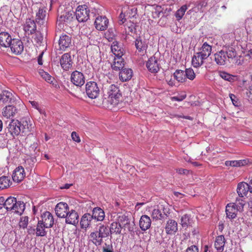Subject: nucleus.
Here are the masks:
<instances>
[{
    "mask_svg": "<svg viewBox=\"0 0 252 252\" xmlns=\"http://www.w3.org/2000/svg\"><path fill=\"white\" fill-rule=\"evenodd\" d=\"M70 80L74 85L79 87L83 86L85 82V79L83 74L77 70L72 72Z\"/></svg>",
    "mask_w": 252,
    "mask_h": 252,
    "instance_id": "6",
    "label": "nucleus"
},
{
    "mask_svg": "<svg viewBox=\"0 0 252 252\" xmlns=\"http://www.w3.org/2000/svg\"><path fill=\"white\" fill-rule=\"evenodd\" d=\"M93 219L91 215L89 213L85 214L82 217L80 221L81 227L82 228H87L91 224Z\"/></svg>",
    "mask_w": 252,
    "mask_h": 252,
    "instance_id": "29",
    "label": "nucleus"
},
{
    "mask_svg": "<svg viewBox=\"0 0 252 252\" xmlns=\"http://www.w3.org/2000/svg\"><path fill=\"white\" fill-rule=\"evenodd\" d=\"M193 220L190 215L185 214L181 217L180 224L183 228H187L189 226H191Z\"/></svg>",
    "mask_w": 252,
    "mask_h": 252,
    "instance_id": "30",
    "label": "nucleus"
},
{
    "mask_svg": "<svg viewBox=\"0 0 252 252\" xmlns=\"http://www.w3.org/2000/svg\"><path fill=\"white\" fill-rule=\"evenodd\" d=\"M125 16L123 13H121L119 16V23L120 25H122L124 24L126 21V18H125Z\"/></svg>",
    "mask_w": 252,
    "mask_h": 252,
    "instance_id": "61",
    "label": "nucleus"
},
{
    "mask_svg": "<svg viewBox=\"0 0 252 252\" xmlns=\"http://www.w3.org/2000/svg\"><path fill=\"white\" fill-rule=\"evenodd\" d=\"M29 221V218L27 216L22 217L20 219L19 222V226L20 228L25 229L27 227Z\"/></svg>",
    "mask_w": 252,
    "mask_h": 252,
    "instance_id": "50",
    "label": "nucleus"
},
{
    "mask_svg": "<svg viewBox=\"0 0 252 252\" xmlns=\"http://www.w3.org/2000/svg\"><path fill=\"white\" fill-rule=\"evenodd\" d=\"M1 95V100L3 103H11L12 100V94L6 90L3 91Z\"/></svg>",
    "mask_w": 252,
    "mask_h": 252,
    "instance_id": "35",
    "label": "nucleus"
},
{
    "mask_svg": "<svg viewBox=\"0 0 252 252\" xmlns=\"http://www.w3.org/2000/svg\"><path fill=\"white\" fill-rule=\"evenodd\" d=\"M99 228L101 232L102 235H103L104 238L107 237L109 236L110 232L109 230V228L107 226L101 224L99 226Z\"/></svg>",
    "mask_w": 252,
    "mask_h": 252,
    "instance_id": "49",
    "label": "nucleus"
},
{
    "mask_svg": "<svg viewBox=\"0 0 252 252\" xmlns=\"http://www.w3.org/2000/svg\"><path fill=\"white\" fill-rule=\"evenodd\" d=\"M10 48L11 52L15 55L21 54L24 50V45L22 41L17 38H13L10 43Z\"/></svg>",
    "mask_w": 252,
    "mask_h": 252,
    "instance_id": "7",
    "label": "nucleus"
},
{
    "mask_svg": "<svg viewBox=\"0 0 252 252\" xmlns=\"http://www.w3.org/2000/svg\"><path fill=\"white\" fill-rule=\"evenodd\" d=\"M133 75V71L130 68H123L119 72V78L123 82L129 80Z\"/></svg>",
    "mask_w": 252,
    "mask_h": 252,
    "instance_id": "20",
    "label": "nucleus"
},
{
    "mask_svg": "<svg viewBox=\"0 0 252 252\" xmlns=\"http://www.w3.org/2000/svg\"><path fill=\"white\" fill-rule=\"evenodd\" d=\"M225 165L227 166L238 167L237 160L226 161Z\"/></svg>",
    "mask_w": 252,
    "mask_h": 252,
    "instance_id": "57",
    "label": "nucleus"
},
{
    "mask_svg": "<svg viewBox=\"0 0 252 252\" xmlns=\"http://www.w3.org/2000/svg\"><path fill=\"white\" fill-rule=\"evenodd\" d=\"M107 101L113 106H117L121 100L122 94L119 88L114 85L109 86L107 90Z\"/></svg>",
    "mask_w": 252,
    "mask_h": 252,
    "instance_id": "3",
    "label": "nucleus"
},
{
    "mask_svg": "<svg viewBox=\"0 0 252 252\" xmlns=\"http://www.w3.org/2000/svg\"><path fill=\"white\" fill-rule=\"evenodd\" d=\"M111 49L115 57H122L124 55V49L119 45L118 42L117 41L112 42Z\"/></svg>",
    "mask_w": 252,
    "mask_h": 252,
    "instance_id": "24",
    "label": "nucleus"
},
{
    "mask_svg": "<svg viewBox=\"0 0 252 252\" xmlns=\"http://www.w3.org/2000/svg\"><path fill=\"white\" fill-rule=\"evenodd\" d=\"M134 223L133 222H130L129 221V222H128V223L127 224H126V227H124V228L125 229L126 228H127L128 231L129 232H133L134 231Z\"/></svg>",
    "mask_w": 252,
    "mask_h": 252,
    "instance_id": "55",
    "label": "nucleus"
},
{
    "mask_svg": "<svg viewBox=\"0 0 252 252\" xmlns=\"http://www.w3.org/2000/svg\"><path fill=\"white\" fill-rule=\"evenodd\" d=\"M225 243V239L224 236H218L216 238L215 247L218 252H222L223 251Z\"/></svg>",
    "mask_w": 252,
    "mask_h": 252,
    "instance_id": "27",
    "label": "nucleus"
},
{
    "mask_svg": "<svg viewBox=\"0 0 252 252\" xmlns=\"http://www.w3.org/2000/svg\"><path fill=\"white\" fill-rule=\"evenodd\" d=\"M166 215L164 213L163 214L158 208H155L153 210L151 216L153 220H162L164 219Z\"/></svg>",
    "mask_w": 252,
    "mask_h": 252,
    "instance_id": "36",
    "label": "nucleus"
},
{
    "mask_svg": "<svg viewBox=\"0 0 252 252\" xmlns=\"http://www.w3.org/2000/svg\"><path fill=\"white\" fill-rule=\"evenodd\" d=\"M72 18V14L71 13L65 12L59 17V20L61 22H68L70 21Z\"/></svg>",
    "mask_w": 252,
    "mask_h": 252,
    "instance_id": "47",
    "label": "nucleus"
},
{
    "mask_svg": "<svg viewBox=\"0 0 252 252\" xmlns=\"http://www.w3.org/2000/svg\"><path fill=\"white\" fill-rule=\"evenodd\" d=\"M71 44V37L66 34L60 36L59 44L60 49L62 50H65Z\"/></svg>",
    "mask_w": 252,
    "mask_h": 252,
    "instance_id": "22",
    "label": "nucleus"
},
{
    "mask_svg": "<svg viewBox=\"0 0 252 252\" xmlns=\"http://www.w3.org/2000/svg\"><path fill=\"white\" fill-rule=\"evenodd\" d=\"M108 19L105 16H99L95 19L94 25L97 30L104 31L108 28Z\"/></svg>",
    "mask_w": 252,
    "mask_h": 252,
    "instance_id": "14",
    "label": "nucleus"
},
{
    "mask_svg": "<svg viewBox=\"0 0 252 252\" xmlns=\"http://www.w3.org/2000/svg\"><path fill=\"white\" fill-rule=\"evenodd\" d=\"M90 9L86 5H79L76 10L75 15L79 22H86L90 17Z\"/></svg>",
    "mask_w": 252,
    "mask_h": 252,
    "instance_id": "4",
    "label": "nucleus"
},
{
    "mask_svg": "<svg viewBox=\"0 0 252 252\" xmlns=\"http://www.w3.org/2000/svg\"><path fill=\"white\" fill-rule=\"evenodd\" d=\"M122 226L121 224L117 222H113L109 228L110 233L113 234L115 233L116 234H119L121 232Z\"/></svg>",
    "mask_w": 252,
    "mask_h": 252,
    "instance_id": "37",
    "label": "nucleus"
},
{
    "mask_svg": "<svg viewBox=\"0 0 252 252\" xmlns=\"http://www.w3.org/2000/svg\"><path fill=\"white\" fill-rule=\"evenodd\" d=\"M166 233L167 234L172 235L178 231V223L173 220H169L166 223L165 227Z\"/></svg>",
    "mask_w": 252,
    "mask_h": 252,
    "instance_id": "17",
    "label": "nucleus"
},
{
    "mask_svg": "<svg viewBox=\"0 0 252 252\" xmlns=\"http://www.w3.org/2000/svg\"><path fill=\"white\" fill-rule=\"evenodd\" d=\"M46 227L44 224L38 220L36 228V235L37 236H45L47 234V231L45 230Z\"/></svg>",
    "mask_w": 252,
    "mask_h": 252,
    "instance_id": "38",
    "label": "nucleus"
},
{
    "mask_svg": "<svg viewBox=\"0 0 252 252\" xmlns=\"http://www.w3.org/2000/svg\"><path fill=\"white\" fill-rule=\"evenodd\" d=\"M25 127L18 120H12L5 129L6 136L9 138L18 136L21 132H24Z\"/></svg>",
    "mask_w": 252,
    "mask_h": 252,
    "instance_id": "2",
    "label": "nucleus"
},
{
    "mask_svg": "<svg viewBox=\"0 0 252 252\" xmlns=\"http://www.w3.org/2000/svg\"><path fill=\"white\" fill-rule=\"evenodd\" d=\"M151 225L150 218L147 215H142L139 220V226L142 230L146 231L150 228Z\"/></svg>",
    "mask_w": 252,
    "mask_h": 252,
    "instance_id": "21",
    "label": "nucleus"
},
{
    "mask_svg": "<svg viewBox=\"0 0 252 252\" xmlns=\"http://www.w3.org/2000/svg\"><path fill=\"white\" fill-rule=\"evenodd\" d=\"M220 77L225 80L231 82L234 80V76L225 72H220Z\"/></svg>",
    "mask_w": 252,
    "mask_h": 252,
    "instance_id": "51",
    "label": "nucleus"
},
{
    "mask_svg": "<svg viewBox=\"0 0 252 252\" xmlns=\"http://www.w3.org/2000/svg\"><path fill=\"white\" fill-rule=\"evenodd\" d=\"M44 224L46 228L52 227L54 223V220L52 214L48 211L44 212L41 217V220H39Z\"/></svg>",
    "mask_w": 252,
    "mask_h": 252,
    "instance_id": "10",
    "label": "nucleus"
},
{
    "mask_svg": "<svg viewBox=\"0 0 252 252\" xmlns=\"http://www.w3.org/2000/svg\"><path fill=\"white\" fill-rule=\"evenodd\" d=\"M69 207L67 203L61 202L57 204L55 210L57 216L59 218H64L69 211Z\"/></svg>",
    "mask_w": 252,
    "mask_h": 252,
    "instance_id": "9",
    "label": "nucleus"
},
{
    "mask_svg": "<svg viewBox=\"0 0 252 252\" xmlns=\"http://www.w3.org/2000/svg\"><path fill=\"white\" fill-rule=\"evenodd\" d=\"M18 112V109L16 107L9 105L3 108L2 113V115L6 118L13 117Z\"/></svg>",
    "mask_w": 252,
    "mask_h": 252,
    "instance_id": "19",
    "label": "nucleus"
},
{
    "mask_svg": "<svg viewBox=\"0 0 252 252\" xmlns=\"http://www.w3.org/2000/svg\"><path fill=\"white\" fill-rule=\"evenodd\" d=\"M43 39V37L42 34L40 32H37L35 34V37L34 38V41L38 43H41Z\"/></svg>",
    "mask_w": 252,
    "mask_h": 252,
    "instance_id": "53",
    "label": "nucleus"
},
{
    "mask_svg": "<svg viewBox=\"0 0 252 252\" xmlns=\"http://www.w3.org/2000/svg\"><path fill=\"white\" fill-rule=\"evenodd\" d=\"M185 74L186 79L188 78L190 80H193L195 78V74L191 68L186 69L185 71Z\"/></svg>",
    "mask_w": 252,
    "mask_h": 252,
    "instance_id": "48",
    "label": "nucleus"
},
{
    "mask_svg": "<svg viewBox=\"0 0 252 252\" xmlns=\"http://www.w3.org/2000/svg\"><path fill=\"white\" fill-rule=\"evenodd\" d=\"M186 252H198V249L196 246L192 245L187 249Z\"/></svg>",
    "mask_w": 252,
    "mask_h": 252,
    "instance_id": "59",
    "label": "nucleus"
},
{
    "mask_svg": "<svg viewBox=\"0 0 252 252\" xmlns=\"http://www.w3.org/2000/svg\"><path fill=\"white\" fill-rule=\"evenodd\" d=\"M10 179L8 177L2 176L0 177V189H4L9 186Z\"/></svg>",
    "mask_w": 252,
    "mask_h": 252,
    "instance_id": "42",
    "label": "nucleus"
},
{
    "mask_svg": "<svg viewBox=\"0 0 252 252\" xmlns=\"http://www.w3.org/2000/svg\"><path fill=\"white\" fill-rule=\"evenodd\" d=\"M91 242L95 246H100L103 243V239L97 235V232L94 231L90 233L89 236Z\"/></svg>",
    "mask_w": 252,
    "mask_h": 252,
    "instance_id": "33",
    "label": "nucleus"
},
{
    "mask_svg": "<svg viewBox=\"0 0 252 252\" xmlns=\"http://www.w3.org/2000/svg\"><path fill=\"white\" fill-rule=\"evenodd\" d=\"M236 207V204L234 203H230L226 206V214L228 218L230 219H233L236 218L238 208Z\"/></svg>",
    "mask_w": 252,
    "mask_h": 252,
    "instance_id": "18",
    "label": "nucleus"
},
{
    "mask_svg": "<svg viewBox=\"0 0 252 252\" xmlns=\"http://www.w3.org/2000/svg\"><path fill=\"white\" fill-rule=\"evenodd\" d=\"M65 218V222L68 224L75 225L78 222L79 215L74 210H69Z\"/></svg>",
    "mask_w": 252,
    "mask_h": 252,
    "instance_id": "15",
    "label": "nucleus"
},
{
    "mask_svg": "<svg viewBox=\"0 0 252 252\" xmlns=\"http://www.w3.org/2000/svg\"><path fill=\"white\" fill-rule=\"evenodd\" d=\"M188 7L187 5L182 6L179 9H178L176 13V17L178 20H180L182 18L185 14V12L187 10Z\"/></svg>",
    "mask_w": 252,
    "mask_h": 252,
    "instance_id": "43",
    "label": "nucleus"
},
{
    "mask_svg": "<svg viewBox=\"0 0 252 252\" xmlns=\"http://www.w3.org/2000/svg\"><path fill=\"white\" fill-rule=\"evenodd\" d=\"M71 138L72 140L77 143H79L81 141L79 135L75 131H73L71 133Z\"/></svg>",
    "mask_w": 252,
    "mask_h": 252,
    "instance_id": "56",
    "label": "nucleus"
},
{
    "mask_svg": "<svg viewBox=\"0 0 252 252\" xmlns=\"http://www.w3.org/2000/svg\"><path fill=\"white\" fill-rule=\"evenodd\" d=\"M135 45L139 52L145 51L148 47L146 41H142L140 37H138L135 40Z\"/></svg>",
    "mask_w": 252,
    "mask_h": 252,
    "instance_id": "39",
    "label": "nucleus"
},
{
    "mask_svg": "<svg viewBox=\"0 0 252 252\" xmlns=\"http://www.w3.org/2000/svg\"><path fill=\"white\" fill-rule=\"evenodd\" d=\"M177 172L180 174H188L189 173L188 170L183 168L177 169Z\"/></svg>",
    "mask_w": 252,
    "mask_h": 252,
    "instance_id": "64",
    "label": "nucleus"
},
{
    "mask_svg": "<svg viewBox=\"0 0 252 252\" xmlns=\"http://www.w3.org/2000/svg\"><path fill=\"white\" fill-rule=\"evenodd\" d=\"M155 10L153 11V15L154 18L159 17L160 16L163 15L164 8L160 5H156L155 8Z\"/></svg>",
    "mask_w": 252,
    "mask_h": 252,
    "instance_id": "44",
    "label": "nucleus"
},
{
    "mask_svg": "<svg viewBox=\"0 0 252 252\" xmlns=\"http://www.w3.org/2000/svg\"><path fill=\"white\" fill-rule=\"evenodd\" d=\"M99 92V88L96 82L90 81L86 84V92L89 98H96L98 96Z\"/></svg>",
    "mask_w": 252,
    "mask_h": 252,
    "instance_id": "5",
    "label": "nucleus"
},
{
    "mask_svg": "<svg viewBox=\"0 0 252 252\" xmlns=\"http://www.w3.org/2000/svg\"><path fill=\"white\" fill-rule=\"evenodd\" d=\"M60 64L62 68L65 71H67L71 68L72 62L71 56L69 53H65L62 56Z\"/></svg>",
    "mask_w": 252,
    "mask_h": 252,
    "instance_id": "12",
    "label": "nucleus"
},
{
    "mask_svg": "<svg viewBox=\"0 0 252 252\" xmlns=\"http://www.w3.org/2000/svg\"><path fill=\"white\" fill-rule=\"evenodd\" d=\"M226 59V53L223 50H221L214 54L215 61L218 65H224Z\"/></svg>",
    "mask_w": 252,
    "mask_h": 252,
    "instance_id": "23",
    "label": "nucleus"
},
{
    "mask_svg": "<svg viewBox=\"0 0 252 252\" xmlns=\"http://www.w3.org/2000/svg\"><path fill=\"white\" fill-rule=\"evenodd\" d=\"M39 73L43 79H44L48 83H52L54 80V77L51 76L48 72L43 70H39Z\"/></svg>",
    "mask_w": 252,
    "mask_h": 252,
    "instance_id": "41",
    "label": "nucleus"
},
{
    "mask_svg": "<svg viewBox=\"0 0 252 252\" xmlns=\"http://www.w3.org/2000/svg\"><path fill=\"white\" fill-rule=\"evenodd\" d=\"M136 15L137 9L136 8H132L127 11V16L129 18H135Z\"/></svg>",
    "mask_w": 252,
    "mask_h": 252,
    "instance_id": "52",
    "label": "nucleus"
},
{
    "mask_svg": "<svg viewBox=\"0 0 252 252\" xmlns=\"http://www.w3.org/2000/svg\"><path fill=\"white\" fill-rule=\"evenodd\" d=\"M212 46L207 42H204L200 48V51L196 53L192 58V64L195 67H198L204 63V61L211 55Z\"/></svg>",
    "mask_w": 252,
    "mask_h": 252,
    "instance_id": "1",
    "label": "nucleus"
},
{
    "mask_svg": "<svg viewBox=\"0 0 252 252\" xmlns=\"http://www.w3.org/2000/svg\"><path fill=\"white\" fill-rule=\"evenodd\" d=\"M186 96V94H183L173 96L171 98V99L173 101H181L185 99Z\"/></svg>",
    "mask_w": 252,
    "mask_h": 252,
    "instance_id": "54",
    "label": "nucleus"
},
{
    "mask_svg": "<svg viewBox=\"0 0 252 252\" xmlns=\"http://www.w3.org/2000/svg\"><path fill=\"white\" fill-rule=\"evenodd\" d=\"M29 102L31 104V105H32V106L33 107L36 109L40 112V109L38 106V104L36 101L33 100V101H30Z\"/></svg>",
    "mask_w": 252,
    "mask_h": 252,
    "instance_id": "62",
    "label": "nucleus"
},
{
    "mask_svg": "<svg viewBox=\"0 0 252 252\" xmlns=\"http://www.w3.org/2000/svg\"><path fill=\"white\" fill-rule=\"evenodd\" d=\"M158 60L155 56L150 58L146 63V67L152 73H157L159 70V63Z\"/></svg>",
    "mask_w": 252,
    "mask_h": 252,
    "instance_id": "8",
    "label": "nucleus"
},
{
    "mask_svg": "<svg viewBox=\"0 0 252 252\" xmlns=\"http://www.w3.org/2000/svg\"><path fill=\"white\" fill-rule=\"evenodd\" d=\"M26 177L24 168L22 166H19L13 171L12 177L14 182L20 183Z\"/></svg>",
    "mask_w": 252,
    "mask_h": 252,
    "instance_id": "11",
    "label": "nucleus"
},
{
    "mask_svg": "<svg viewBox=\"0 0 252 252\" xmlns=\"http://www.w3.org/2000/svg\"><path fill=\"white\" fill-rule=\"evenodd\" d=\"M237 205H236V207H238V211H241L243 210L244 206L245 205L244 201L243 200H237Z\"/></svg>",
    "mask_w": 252,
    "mask_h": 252,
    "instance_id": "58",
    "label": "nucleus"
},
{
    "mask_svg": "<svg viewBox=\"0 0 252 252\" xmlns=\"http://www.w3.org/2000/svg\"><path fill=\"white\" fill-rule=\"evenodd\" d=\"M46 16V10L43 8H39L38 12L36 14V22L39 24H42Z\"/></svg>",
    "mask_w": 252,
    "mask_h": 252,
    "instance_id": "40",
    "label": "nucleus"
},
{
    "mask_svg": "<svg viewBox=\"0 0 252 252\" xmlns=\"http://www.w3.org/2000/svg\"><path fill=\"white\" fill-rule=\"evenodd\" d=\"M174 79L178 82L183 83L186 82V77H185V71L177 69L173 74Z\"/></svg>",
    "mask_w": 252,
    "mask_h": 252,
    "instance_id": "34",
    "label": "nucleus"
},
{
    "mask_svg": "<svg viewBox=\"0 0 252 252\" xmlns=\"http://www.w3.org/2000/svg\"><path fill=\"white\" fill-rule=\"evenodd\" d=\"M17 199L14 197L10 196L4 201V207L7 211H12V209L14 208V204Z\"/></svg>",
    "mask_w": 252,
    "mask_h": 252,
    "instance_id": "31",
    "label": "nucleus"
},
{
    "mask_svg": "<svg viewBox=\"0 0 252 252\" xmlns=\"http://www.w3.org/2000/svg\"><path fill=\"white\" fill-rule=\"evenodd\" d=\"M225 53H226V57L229 59L235 58L237 54L235 49L232 47H228L225 51Z\"/></svg>",
    "mask_w": 252,
    "mask_h": 252,
    "instance_id": "46",
    "label": "nucleus"
},
{
    "mask_svg": "<svg viewBox=\"0 0 252 252\" xmlns=\"http://www.w3.org/2000/svg\"><path fill=\"white\" fill-rule=\"evenodd\" d=\"M229 97L233 104L235 106H238V103L237 101L236 100V96L233 94H229Z\"/></svg>",
    "mask_w": 252,
    "mask_h": 252,
    "instance_id": "60",
    "label": "nucleus"
},
{
    "mask_svg": "<svg viewBox=\"0 0 252 252\" xmlns=\"http://www.w3.org/2000/svg\"><path fill=\"white\" fill-rule=\"evenodd\" d=\"M118 221L119 223L121 224L122 228H123L124 227L126 226V224L128 223L130 220L127 216L123 215L119 216Z\"/></svg>",
    "mask_w": 252,
    "mask_h": 252,
    "instance_id": "45",
    "label": "nucleus"
},
{
    "mask_svg": "<svg viewBox=\"0 0 252 252\" xmlns=\"http://www.w3.org/2000/svg\"><path fill=\"white\" fill-rule=\"evenodd\" d=\"M98 10L95 8H92L91 10L90 9V17L91 16H93V17H94L96 14H98Z\"/></svg>",
    "mask_w": 252,
    "mask_h": 252,
    "instance_id": "63",
    "label": "nucleus"
},
{
    "mask_svg": "<svg viewBox=\"0 0 252 252\" xmlns=\"http://www.w3.org/2000/svg\"><path fill=\"white\" fill-rule=\"evenodd\" d=\"M125 62L122 57H115L114 62L111 64L112 69L115 71L120 70L124 67Z\"/></svg>",
    "mask_w": 252,
    "mask_h": 252,
    "instance_id": "25",
    "label": "nucleus"
},
{
    "mask_svg": "<svg viewBox=\"0 0 252 252\" xmlns=\"http://www.w3.org/2000/svg\"><path fill=\"white\" fill-rule=\"evenodd\" d=\"M237 191L239 196L243 197L246 196L249 191L252 193V188L245 182H241L238 185Z\"/></svg>",
    "mask_w": 252,
    "mask_h": 252,
    "instance_id": "13",
    "label": "nucleus"
},
{
    "mask_svg": "<svg viewBox=\"0 0 252 252\" xmlns=\"http://www.w3.org/2000/svg\"><path fill=\"white\" fill-rule=\"evenodd\" d=\"M36 30V26L33 20L27 19L25 26L24 31L28 34H32Z\"/></svg>",
    "mask_w": 252,
    "mask_h": 252,
    "instance_id": "26",
    "label": "nucleus"
},
{
    "mask_svg": "<svg viewBox=\"0 0 252 252\" xmlns=\"http://www.w3.org/2000/svg\"><path fill=\"white\" fill-rule=\"evenodd\" d=\"M13 39L11 35L7 32L0 33V45L5 48H9Z\"/></svg>",
    "mask_w": 252,
    "mask_h": 252,
    "instance_id": "16",
    "label": "nucleus"
},
{
    "mask_svg": "<svg viewBox=\"0 0 252 252\" xmlns=\"http://www.w3.org/2000/svg\"><path fill=\"white\" fill-rule=\"evenodd\" d=\"M91 216L93 219L96 220L97 221H102L105 217L104 212L100 208H94Z\"/></svg>",
    "mask_w": 252,
    "mask_h": 252,
    "instance_id": "28",
    "label": "nucleus"
},
{
    "mask_svg": "<svg viewBox=\"0 0 252 252\" xmlns=\"http://www.w3.org/2000/svg\"><path fill=\"white\" fill-rule=\"evenodd\" d=\"M12 212L21 215L25 209V204L23 202L17 201L15 202Z\"/></svg>",
    "mask_w": 252,
    "mask_h": 252,
    "instance_id": "32",
    "label": "nucleus"
}]
</instances>
